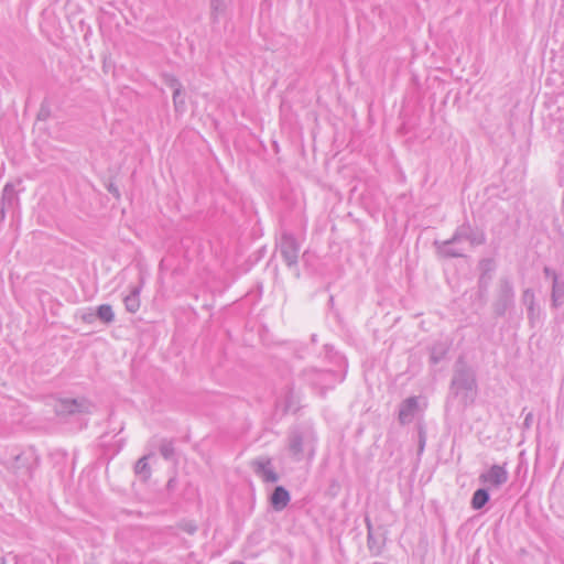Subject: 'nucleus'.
<instances>
[{"label": "nucleus", "mask_w": 564, "mask_h": 564, "mask_svg": "<svg viewBox=\"0 0 564 564\" xmlns=\"http://www.w3.org/2000/svg\"><path fill=\"white\" fill-rule=\"evenodd\" d=\"M230 564H242L241 562H232Z\"/></svg>", "instance_id": "34"}, {"label": "nucleus", "mask_w": 564, "mask_h": 564, "mask_svg": "<svg viewBox=\"0 0 564 564\" xmlns=\"http://www.w3.org/2000/svg\"><path fill=\"white\" fill-rule=\"evenodd\" d=\"M314 443L315 436L311 430H293L288 438L290 455L295 460H301L305 451H307L308 456H313L315 452Z\"/></svg>", "instance_id": "2"}, {"label": "nucleus", "mask_w": 564, "mask_h": 564, "mask_svg": "<svg viewBox=\"0 0 564 564\" xmlns=\"http://www.w3.org/2000/svg\"><path fill=\"white\" fill-rule=\"evenodd\" d=\"M304 375L312 384L316 386L330 384L335 381V373L328 370L308 369L304 371Z\"/></svg>", "instance_id": "12"}, {"label": "nucleus", "mask_w": 564, "mask_h": 564, "mask_svg": "<svg viewBox=\"0 0 564 564\" xmlns=\"http://www.w3.org/2000/svg\"><path fill=\"white\" fill-rule=\"evenodd\" d=\"M0 564H6L4 558L0 557Z\"/></svg>", "instance_id": "33"}, {"label": "nucleus", "mask_w": 564, "mask_h": 564, "mask_svg": "<svg viewBox=\"0 0 564 564\" xmlns=\"http://www.w3.org/2000/svg\"><path fill=\"white\" fill-rule=\"evenodd\" d=\"M419 436H420L419 451L422 452L425 446V433H424L423 429H420Z\"/></svg>", "instance_id": "28"}, {"label": "nucleus", "mask_w": 564, "mask_h": 564, "mask_svg": "<svg viewBox=\"0 0 564 564\" xmlns=\"http://www.w3.org/2000/svg\"><path fill=\"white\" fill-rule=\"evenodd\" d=\"M230 2L231 0H210L212 19L214 22H218L226 15Z\"/></svg>", "instance_id": "16"}, {"label": "nucleus", "mask_w": 564, "mask_h": 564, "mask_svg": "<svg viewBox=\"0 0 564 564\" xmlns=\"http://www.w3.org/2000/svg\"><path fill=\"white\" fill-rule=\"evenodd\" d=\"M90 403L86 399H61L54 405L58 416L88 413Z\"/></svg>", "instance_id": "6"}, {"label": "nucleus", "mask_w": 564, "mask_h": 564, "mask_svg": "<svg viewBox=\"0 0 564 564\" xmlns=\"http://www.w3.org/2000/svg\"><path fill=\"white\" fill-rule=\"evenodd\" d=\"M489 501V494L487 489H477L471 498V508L475 510L481 509Z\"/></svg>", "instance_id": "19"}, {"label": "nucleus", "mask_w": 564, "mask_h": 564, "mask_svg": "<svg viewBox=\"0 0 564 564\" xmlns=\"http://www.w3.org/2000/svg\"><path fill=\"white\" fill-rule=\"evenodd\" d=\"M254 474L260 477L264 482H276L279 480L278 474L272 467L270 458H259L251 463Z\"/></svg>", "instance_id": "9"}, {"label": "nucleus", "mask_w": 564, "mask_h": 564, "mask_svg": "<svg viewBox=\"0 0 564 564\" xmlns=\"http://www.w3.org/2000/svg\"><path fill=\"white\" fill-rule=\"evenodd\" d=\"M290 500V494L283 486H276L270 497V503L275 511L285 509Z\"/></svg>", "instance_id": "13"}, {"label": "nucleus", "mask_w": 564, "mask_h": 564, "mask_svg": "<svg viewBox=\"0 0 564 564\" xmlns=\"http://www.w3.org/2000/svg\"><path fill=\"white\" fill-rule=\"evenodd\" d=\"M150 455H144L139 458L134 465L135 475L143 481H147L151 477V468L148 463Z\"/></svg>", "instance_id": "17"}, {"label": "nucleus", "mask_w": 564, "mask_h": 564, "mask_svg": "<svg viewBox=\"0 0 564 564\" xmlns=\"http://www.w3.org/2000/svg\"><path fill=\"white\" fill-rule=\"evenodd\" d=\"M419 412V401L416 397H409L400 403L398 420L400 424H410Z\"/></svg>", "instance_id": "10"}, {"label": "nucleus", "mask_w": 564, "mask_h": 564, "mask_svg": "<svg viewBox=\"0 0 564 564\" xmlns=\"http://www.w3.org/2000/svg\"><path fill=\"white\" fill-rule=\"evenodd\" d=\"M552 307L557 308L564 304V281L560 276H554L551 292Z\"/></svg>", "instance_id": "14"}, {"label": "nucleus", "mask_w": 564, "mask_h": 564, "mask_svg": "<svg viewBox=\"0 0 564 564\" xmlns=\"http://www.w3.org/2000/svg\"><path fill=\"white\" fill-rule=\"evenodd\" d=\"M159 449H160V454L166 460H171L175 456L174 443L171 440H162Z\"/></svg>", "instance_id": "22"}, {"label": "nucleus", "mask_w": 564, "mask_h": 564, "mask_svg": "<svg viewBox=\"0 0 564 564\" xmlns=\"http://www.w3.org/2000/svg\"><path fill=\"white\" fill-rule=\"evenodd\" d=\"M521 302L527 307L530 326L535 327L541 321L542 310L536 303L534 291L532 289L523 290Z\"/></svg>", "instance_id": "7"}, {"label": "nucleus", "mask_w": 564, "mask_h": 564, "mask_svg": "<svg viewBox=\"0 0 564 564\" xmlns=\"http://www.w3.org/2000/svg\"><path fill=\"white\" fill-rule=\"evenodd\" d=\"M479 480L482 484L499 488L508 481V471L505 465H492L487 471L480 474Z\"/></svg>", "instance_id": "8"}, {"label": "nucleus", "mask_w": 564, "mask_h": 564, "mask_svg": "<svg viewBox=\"0 0 564 564\" xmlns=\"http://www.w3.org/2000/svg\"><path fill=\"white\" fill-rule=\"evenodd\" d=\"M366 527H367V544L371 552H379V543L375 536L372 524L368 518H366Z\"/></svg>", "instance_id": "23"}, {"label": "nucleus", "mask_w": 564, "mask_h": 564, "mask_svg": "<svg viewBox=\"0 0 564 564\" xmlns=\"http://www.w3.org/2000/svg\"><path fill=\"white\" fill-rule=\"evenodd\" d=\"M97 317L106 324L112 323L115 319V314H113L111 305H109V304L99 305L97 307Z\"/></svg>", "instance_id": "20"}, {"label": "nucleus", "mask_w": 564, "mask_h": 564, "mask_svg": "<svg viewBox=\"0 0 564 564\" xmlns=\"http://www.w3.org/2000/svg\"><path fill=\"white\" fill-rule=\"evenodd\" d=\"M471 228L468 225L459 226L451 239L434 242L440 256L445 258H458L464 256V250H452L451 246L459 245L463 240L471 239Z\"/></svg>", "instance_id": "4"}, {"label": "nucleus", "mask_w": 564, "mask_h": 564, "mask_svg": "<svg viewBox=\"0 0 564 564\" xmlns=\"http://www.w3.org/2000/svg\"><path fill=\"white\" fill-rule=\"evenodd\" d=\"M167 85L173 88V91L176 89V88H180V90H182V85L180 83V80L175 77H169L167 80H166Z\"/></svg>", "instance_id": "26"}, {"label": "nucleus", "mask_w": 564, "mask_h": 564, "mask_svg": "<svg viewBox=\"0 0 564 564\" xmlns=\"http://www.w3.org/2000/svg\"><path fill=\"white\" fill-rule=\"evenodd\" d=\"M108 191H109L111 194H113L116 197H119V192H118V189H117L112 184H110V185L108 186Z\"/></svg>", "instance_id": "30"}, {"label": "nucleus", "mask_w": 564, "mask_h": 564, "mask_svg": "<svg viewBox=\"0 0 564 564\" xmlns=\"http://www.w3.org/2000/svg\"><path fill=\"white\" fill-rule=\"evenodd\" d=\"M530 417H531V414H529L525 420H524V423L528 424L530 422Z\"/></svg>", "instance_id": "31"}, {"label": "nucleus", "mask_w": 564, "mask_h": 564, "mask_svg": "<svg viewBox=\"0 0 564 564\" xmlns=\"http://www.w3.org/2000/svg\"><path fill=\"white\" fill-rule=\"evenodd\" d=\"M181 529L188 534H194L197 530V527L193 522H184L181 524Z\"/></svg>", "instance_id": "25"}, {"label": "nucleus", "mask_w": 564, "mask_h": 564, "mask_svg": "<svg viewBox=\"0 0 564 564\" xmlns=\"http://www.w3.org/2000/svg\"><path fill=\"white\" fill-rule=\"evenodd\" d=\"M18 200L17 193L14 186L12 184H7L3 188L2 199H1V214L4 216V209L7 207H11Z\"/></svg>", "instance_id": "18"}, {"label": "nucleus", "mask_w": 564, "mask_h": 564, "mask_svg": "<svg viewBox=\"0 0 564 564\" xmlns=\"http://www.w3.org/2000/svg\"><path fill=\"white\" fill-rule=\"evenodd\" d=\"M514 305L513 284L509 278H501L498 284V291L492 310L496 316H505V314Z\"/></svg>", "instance_id": "3"}, {"label": "nucleus", "mask_w": 564, "mask_h": 564, "mask_svg": "<svg viewBox=\"0 0 564 564\" xmlns=\"http://www.w3.org/2000/svg\"><path fill=\"white\" fill-rule=\"evenodd\" d=\"M278 250L288 268H297L301 246L292 234L284 231L281 235L280 241L278 243Z\"/></svg>", "instance_id": "5"}, {"label": "nucleus", "mask_w": 564, "mask_h": 564, "mask_svg": "<svg viewBox=\"0 0 564 564\" xmlns=\"http://www.w3.org/2000/svg\"><path fill=\"white\" fill-rule=\"evenodd\" d=\"M173 102H174V107H175L176 111H183L184 110V108H185V98H184V95H183L182 90H180V88H176L173 91Z\"/></svg>", "instance_id": "24"}, {"label": "nucleus", "mask_w": 564, "mask_h": 564, "mask_svg": "<svg viewBox=\"0 0 564 564\" xmlns=\"http://www.w3.org/2000/svg\"><path fill=\"white\" fill-rule=\"evenodd\" d=\"M32 457L25 454L17 455L11 465L12 471L21 481H26L32 476Z\"/></svg>", "instance_id": "11"}, {"label": "nucleus", "mask_w": 564, "mask_h": 564, "mask_svg": "<svg viewBox=\"0 0 564 564\" xmlns=\"http://www.w3.org/2000/svg\"><path fill=\"white\" fill-rule=\"evenodd\" d=\"M447 352V348L443 344H435L431 347L430 351V360L433 365L438 364L442 359H444Z\"/></svg>", "instance_id": "21"}, {"label": "nucleus", "mask_w": 564, "mask_h": 564, "mask_svg": "<svg viewBox=\"0 0 564 564\" xmlns=\"http://www.w3.org/2000/svg\"><path fill=\"white\" fill-rule=\"evenodd\" d=\"M455 245L451 246V249L452 250H463L462 248H458V247H454Z\"/></svg>", "instance_id": "32"}, {"label": "nucleus", "mask_w": 564, "mask_h": 564, "mask_svg": "<svg viewBox=\"0 0 564 564\" xmlns=\"http://www.w3.org/2000/svg\"><path fill=\"white\" fill-rule=\"evenodd\" d=\"M543 273L545 274V276H549L552 279V283H554V276H558V274L553 269H551L549 267H544Z\"/></svg>", "instance_id": "27"}, {"label": "nucleus", "mask_w": 564, "mask_h": 564, "mask_svg": "<svg viewBox=\"0 0 564 564\" xmlns=\"http://www.w3.org/2000/svg\"><path fill=\"white\" fill-rule=\"evenodd\" d=\"M451 390L460 397L464 404L471 403L476 397V379L474 372L465 365H458L454 372Z\"/></svg>", "instance_id": "1"}, {"label": "nucleus", "mask_w": 564, "mask_h": 564, "mask_svg": "<svg viewBox=\"0 0 564 564\" xmlns=\"http://www.w3.org/2000/svg\"><path fill=\"white\" fill-rule=\"evenodd\" d=\"M141 286H133L128 295L124 296V307L129 313H135L140 308Z\"/></svg>", "instance_id": "15"}, {"label": "nucleus", "mask_w": 564, "mask_h": 564, "mask_svg": "<svg viewBox=\"0 0 564 564\" xmlns=\"http://www.w3.org/2000/svg\"><path fill=\"white\" fill-rule=\"evenodd\" d=\"M467 241H469L471 245H480L485 241L484 237L481 236L480 238H477L473 232H471V239H468Z\"/></svg>", "instance_id": "29"}]
</instances>
